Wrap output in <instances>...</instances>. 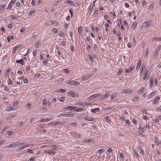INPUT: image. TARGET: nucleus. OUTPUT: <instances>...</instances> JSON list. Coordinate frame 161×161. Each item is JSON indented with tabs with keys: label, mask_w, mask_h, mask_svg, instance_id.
<instances>
[{
	"label": "nucleus",
	"mask_w": 161,
	"mask_h": 161,
	"mask_svg": "<svg viewBox=\"0 0 161 161\" xmlns=\"http://www.w3.org/2000/svg\"><path fill=\"white\" fill-rule=\"evenodd\" d=\"M15 146V143L14 144H10L8 145L7 146V147L8 148H12Z\"/></svg>",
	"instance_id": "36"
},
{
	"label": "nucleus",
	"mask_w": 161,
	"mask_h": 161,
	"mask_svg": "<svg viewBox=\"0 0 161 161\" xmlns=\"http://www.w3.org/2000/svg\"><path fill=\"white\" fill-rule=\"evenodd\" d=\"M40 44L39 42H37L35 43L34 44V47L35 48H37L38 47V45Z\"/></svg>",
	"instance_id": "47"
},
{
	"label": "nucleus",
	"mask_w": 161,
	"mask_h": 161,
	"mask_svg": "<svg viewBox=\"0 0 161 161\" xmlns=\"http://www.w3.org/2000/svg\"><path fill=\"white\" fill-rule=\"evenodd\" d=\"M78 31L80 35H81L82 32V27L81 26H80L78 27Z\"/></svg>",
	"instance_id": "21"
},
{
	"label": "nucleus",
	"mask_w": 161,
	"mask_h": 161,
	"mask_svg": "<svg viewBox=\"0 0 161 161\" xmlns=\"http://www.w3.org/2000/svg\"><path fill=\"white\" fill-rule=\"evenodd\" d=\"M97 96L95 95H93L89 97L87 99V100L88 101H91L93 99V98H96Z\"/></svg>",
	"instance_id": "15"
},
{
	"label": "nucleus",
	"mask_w": 161,
	"mask_h": 161,
	"mask_svg": "<svg viewBox=\"0 0 161 161\" xmlns=\"http://www.w3.org/2000/svg\"><path fill=\"white\" fill-rule=\"evenodd\" d=\"M123 71V69L122 68H120L117 72V75H119Z\"/></svg>",
	"instance_id": "38"
},
{
	"label": "nucleus",
	"mask_w": 161,
	"mask_h": 161,
	"mask_svg": "<svg viewBox=\"0 0 161 161\" xmlns=\"http://www.w3.org/2000/svg\"><path fill=\"white\" fill-rule=\"evenodd\" d=\"M127 90L124 89L121 92V93L123 94H125L127 93Z\"/></svg>",
	"instance_id": "56"
},
{
	"label": "nucleus",
	"mask_w": 161,
	"mask_h": 161,
	"mask_svg": "<svg viewBox=\"0 0 161 161\" xmlns=\"http://www.w3.org/2000/svg\"><path fill=\"white\" fill-rule=\"evenodd\" d=\"M77 123H68V125H67L68 126H70L71 125H73L76 126V125H77Z\"/></svg>",
	"instance_id": "40"
},
{
	"label": "nucleus",
	"mask_w": 161,
	"mask_h": 161,
	"mask_svg": "<svg viewBox=\"0 0 161 161\" xmlns=\"http://www.w3.org/2000/svg\"><path fill=\"white\" fill-rule=\"evenodd\" d=\"M139 130L142 132H145L146 131V130H144V129L143 127H140L139 128Z\"/></svg>",
	"instance_id": "50"
},
{
	"label": "nucleus",
	"mask_w": 161,
	"mask_h": 161,
	"mask_svg": "<svg viewBox=\"0 0 161 161\" xmlns=\"http://www.w3.org/2000/svg\"><path fill=\"white\" fill-rule=\"evenodd\" d=\"M53 20H50L45 23V26H50L51 25H53Z\"/></svg>",
	"instance_id": "10"
},
{
	"label": "nucleus",
	"mask_w": 161,
	"mask_h": 161,
	"mask_svg": "<svg viewBox=\"0 0 161 161\" xmlns=\"http://www.w3.org/2000/svg\"><path fill=\"white\" fill-rule=\"evenodd\" d=\"M57 32V30L55 28L53 29V30L52 31V32L54 34H56Z\"/></svg>",
	"instance_id": "53"
},
{
	"label": "nucleus",
	"mask_w": 161,
	"mask_h": 161,
	"mask_svg": "<svg viewBox=\"0 0 161 161\" xmlns=\"http://www.w3.org/2000/svg\"><path fill=\"white\" fill-rule=\"evenodd\" d=\"M18 108V107H13L12 106H11L9 107H8L6 109V110L7 111H10L11 110H16Z\"/></svg>",
	"instance_id": "5"
},
{
	"label": "nucleus",
	"mask_w": 161,
	"mask_h": 161,
	"mask_svg": "<svg viewBox=\"0 0 161 161\" xmlns=\"http://www.w3.org/2000/svg\"><path fill=\"white\" fill-rule=\"evenodd\" d=\"M21 47V45L20 44H18L17 46L15 47H13V51H12V53L14 54L15 53L16 51V50L19 48Z\"/></svg>",
	"instance_id": "8"
},
{
	"label": "nucleus",
	"mask_w": 161,
	"mask_h": 161,
	"mask_svg": "<svg viewBox=\"0 0 161 161\" xmlns=\"http://www.w3.org/2000/svg\"><path fill=\"white\" fill-rule=\"evenodd\" d=\"M153 79L151 78L150 81V86L151 87H152L153 85Z\"/></svg>",
	"instance_id": "58"
},
{
	"label": "nucleus",
	"mask_w": 161,
	"mask_h": 161,
	"mask_svg": "<svg viewBox=\"0 0 161 161\" xmlns=\"http://www.w3.org/2000/svg\"><path fill=\"white\" fill-rule=\"evenodd\" d=\"M53 25H55L56 26H58L59 24V23L57 21L53 20Z\"/></svg>",
	"instance_id": "64"
},
{
	"label": "nucleus",
	"mask_w": 161,
	"mask_h": 161,
	"mask_svg": "<svg viewBox=\"0 0 161 161\" xmlns=\"http://www.w3.org/2000/svg\"><path fill=\"white\" fill-rule=\"evenodd\" d=\"M139 150L140 151V153L142 154L143 156L144 155L145 153L144 151L142 148L141 147H140L139 149Z\"/></svg>",
	"instance_id": "25"
},
{
	"label": "nucleus",
	"mask_w": 161,
	"mask_h": 161,
	"mask_svg": "<svg viewBox=\"0 0 161 161\" xmlns=\"http://www.w3.org/2000/svg\"><path fill=\"white\" fill-rule=\"evenodd\" d=\"M127 93L129 94H131L132 92V91L131 90H130L129 89H127Z\"/></svg>",
	"instance_id": "54"
},
{
	"label": "nucleus",
	"mask_w": 161,
	"mask_h": 161,
	"mask_svg": "<svg viewBox=\"0 0 161 161\" xmlns=\"http://www.w3.org/2000/svg\"><path fill=\"white\" fill-rule=\"evenodd\" d=\"M70 134L73 136L77 138H80L81 137V135L80 134L76 132L74 130L71 131Z\"/></svg>",
	"instance_id": "2"
},
{
	"label": "nucleus",
	"mask_w": 161,
	"mask_h": 161,
	"mask_svg": "<svg viewBox=\"0 0 161 161\" xmlns=\"http://www.w3.org/2000/svg\"><path fill=\"white\" fill-rule=\"evenodd\" d=\"M58 35L61 36H65L64 33L61 31H59Z\"/></svg>",
	"instance_id": "41"
},
{
	"label": "nucleus",
	"mask_w": 161,
	"mask_h": 161,
	"mask_svg": "<svg viewBox=\"0 0 161 161\" xmlns=\"http://www.w3.org/2000/svg\"><path fill=\"white\" fill-rule=\"evenodd\" d=\"M109 95V93L108 92H107L106 93L102 96V99H104L108 97Z\"/></svg>",
	"instance_id": "31"
},
{
	"label": "nucleus",
	"mask_w": 161,
	"mask_h": 161,
	"mask_svg": "<svg viewBox=\"0 0 161 161\" xmlns=\"http://www.w3.org/2000/svg\"><path fill=\"white\" fill-rule=\"evenodd\" d=\"M144 23L146 25V27L147 28H148L149 27H150V23L149 22H147V21H145L144 22Z\"/></svg>",
	"instance_id": "24"
},
{
	"label": "nucleus",
	"mask_w": 161,
	"mask_h": 161,
	"mask_svg": "<svg viewBox=\"0 0 161 161\" xmlns=\"http://www.w3.org/2000/svg\"><path fill=\"white\" fill-rule=\"evenodd\" d=\"M16 62L17 63H19L23 65L24 64V61L23 59V57H22V59H21L19 60H16Z\"/></svg>",
	"instance_id": "17"
},
{
	"label": "nucleus",
	"mask_w": 161,
	"mask_h": 161,
	"mask_svg": "<svg viewBox=\"0 0 161 161\" xmlns=\"http://www.w3.org/2000/svg\"><path fill=\"white\" fill-rule=\"evenodd\" d=\"M154 142L158 146L159 145V144H160V142H159V141L158 139H156L155 140Z\"/></svg>",
	"instance_id": "42"
},
{
	"label": "nucleus",
	"mask_w": 161,
	"mask_h": 161,
	"mask_svg": "<svg viewBox=\"0 0 161 161\" xmlns=\"http://www.w3.org/2000/svg\"><path fill=\"white\" fill-rule=\"evenodd\" d=\"M73 10V9L72 8L69 9V11L70 13V15H71V17H73V14L72 12V11Z\"/></svg>",
	"instance_id": "49"
},
{
	"label": "nucleus",
	"mask_w": 161,
	"mask_h": 161,
	"mask_svg": "<svg viewBox=\"0 0 161 161\" xmlns=\"http://www.w3.org/2000/svg\"><path fill=\"white\" fill-rule=\"evenodd\" d=\"M158 56V53L157 52H155L154 54L153 55V58L154 60H155L156 58Z\"/></svg>",
	"instance_id": "35"
},
{
	"label": "nucleus",
	"mask_w": 161,
	"mask_h": 161,
	"mask_svg": "<svg viewBox=\"0 0 161 161\" xmlns=\"http://www.w3.org/2000/svg\"><path fill=\"white\" fill-rule=\"evenodd\" d=\"M145 66L144 65H142V66L141 69H140V74L142 73V72L143 71V69L145 68Z\"/></svg>",
	"instance_id": "28"
},
{
	"label": "nucleus",
	"mask_w": 161,
	"mask_h": 161,
	"mask_svg": "<svg viewBox=\"0 0 161 161\" xmlns=\"http://www.w3.org/2000/svg\"><path fill=\"white\" fill-rule=\"evenodd\" d=\"M16 114H12L11 115H10L9 117H8L7 119H11L13 118L16 116Z\"/></svg>",
	"instance_id": "26"
},
{
	"label": "nucleus",
	"mask_w": 161,
	"mask_h": 161,
	"mask_svg": "<svg viewBox=\"0 0 161 161\" xmlns=\"http://www.w3.org/2000/svg\"><path fill=\"white\" fill-rule=\"evenodd\" d=\"M43 153L49 155H53L56 153V152L51 149H46L43 151Z\"/></svg>",
	"instance_id": "1"
},
{
	"label": "nucleus",
	"mask_w": 161,
	"mask_h": 161,
	"mask_svg": "<svg viewBox=\"0 0 161 161\" xmlns=\"http://www.w3.org/2000/svg\"><path fill=\"white\" fill-rule=\"evenodd\" d=\"M144 91V89L142 87L138 91V92L139 93L141 94Z\"/></svg>",
	"instance_id": "44"
},
{
	"label": "nucleus",
	"mask_w": 161,
	"mask_h": 161,
	"mask_svg": "<svg viewBox=\"0 0 161 161\" xmlns=\"http://www.w3.org/2000/svg\"><path fill=\"white\" fill-rule=\"evenodd\" d=\"M92 139H86L85 140V141L87 143H89L90 142H92Z\"/></svg>",
	"instance_id": "55"
},
{
	"label": "nucleus",
	"mask_w": 161,
	"mask_h": 161,
	"mask_svg": "<svg viewBox=\"0 0 161 161\" xmlns=\"http://www.w3.org/2000/svg\"><path fill=\"white\" fill-rule=\"evenodd\" d=\"M66 2L65 3L70 4L71 5H73V1L70 0H67Z\"/></svg>",
	"instance_id": "45"
},
{
	"label": "nucleus",
	"mask_w": 161,
	"mask_h": 161,
	"mask_svg": "<svg viewBox=\"0 0 161 161\" xmlns=\"http://www.w3.org/2000/svg\"><path fill=\"white\" fill-rule=\"evenodd\" d=\"M155 95V92H152L148 96V99H151L152 98L154 95Z\"/></svg>",
	"instance_id": "22"
},
{
	"label": "nucleus",
	"mask_w": 161,
	"mask_h": 161,
	"mask_svg": "<svg viewBox=\"0 0 161 161\" xmlns=\"http://www.w3.org/2000/svg\"><path fill=\"white\" fill-rule=\"evenodd\" d=\"M100 109L99 108H97L94 109H92L91 110V111L92 113H95L96 112H98L99 111Z\"/></svg>",
	"instance_id": "18"
},
{
	"label": "nucleus",
	"mask_w": 161,
	"mask_h": 161,
	"mask_svg": "<svg viewBox=\"0 0 161 161\" xmlns=\"http://www.w3.org/2000/svg\"><path fill=\"white\" fill-rule=\"evenodd\" d=\"M91 104L92 103H90L86 102H80L79 103V104L80 105H81L83 107L89 106L91 105Z\"/></svg>",
	"instance_id": "4"
},
{
	"label": "nucleus",
	"mask_w": 161,
	"mask_h": 161,
	"mask_svg": "<svg viewBox=\"0 0 161 161\" xmlns=\"http://www.w3.org/2000/svg\"><path fill=\"white\" fill-rule=\"evenodd\" d=\"M5 6V4H3L2 5L0 6V13L3 12V9L4 8Z\"/></svg>",
	"instance_id": "32"
},
{
	"label": "nucleus",
	"mask_w": 161,
	"mask_h": 161,
	"mask_svg": "<svg viewBox=\"0 0 161 161\" xmlns=\"http://www.w3.org/2000/svg\"><path fill=\"white\" fill-rule=\"evenodd\" d=\"M25 144V142H21L20 143H17L15 142V146L17 147H19L20 146H21Z\"/></svg>",
	"instance_id": "13"
},
{
	"label": "nucleus",
	"mask_w": 161,
	"mask_h": 161,
	"mask_svg": "<svg viewBox=\"0 0 161 161\" xmlns=\"http://www.w3.org/2000/svg\"><path fill=\"white\" fill-rule=\"evenodd\" d=\"M10 17H12V20H13L14 19H18V17L16 16H14V15H11Z\"/></svg>",
	"instance_id": "39"
},
{
	"label": "nucleus",
	"mask_w": 161,
	"mask_h": 161,
	"mask_svg": "<svg viewBox=\"0 0 161 161\" xmlns=\"http://www.w3.org/2000/svg\"><path fill=\"white\" fill-rule=\"evenodd\" d=\"M36 158V156L33 157L32 158H30L28 161H34V159Z\"/></svg>",
	"instance_id": "57"
},
{
	"label": "nucleus",
	"mask_w": 161,
	"mask_h": 161,
	"mask_svg": "<svg viewBox=\"0 0 161 161\" xmlns=\"http://www.w3.org/2000/svg\"><path fill=\"white\" fill-rule=\"evenodd\" d=\"M104 120L108 122L109 124L111 122L110 119L108 116H105L104 118Z\"/></svg>",
	"instance_id": "12"
},
{
	"label": "nucleus",
	"mask_w": 161,
	"mask_h": 161,
	"mask_svg": "<svg viewBox=\"0 0 161 161\" xmlns=\"http://www.w3.org/2000/svg\"><path fill=\"white\" fill-rule=\"evenodd\" d=\"M161 48V46L160 45L159 47H158L157 48L155 52H157V53H158V52L160 50Z\"/></svg>",
	"instance_id": "60"
},
{
	"label": "nucleus",
	"mask_w": 161,
	"mask_h": 161,
	"mask_svg": "<svg viewBox=\"0 0 161 161\" xmlns=\"http://www.w3.org/2000/svg\"><path fill=\"white\" fill-rule=\"evenodd\" d=\"M67 84H70L71 85L75 86L78 85L79 83L77 81L75 80L69 81L67 83Z\"/></svg>",
	"instance_id": "6"
},
{
	"label": "nucleus",
	"mask_w": 161,
	"mask_h": 161,
	"mask_svg": "<svg viewBox=\"0 0 161 161\" xmlns=\"http://www.w3.org/2000/svg\"><path fill=\"white\" fill-rule=\"evenodd\" d=\"M86 120L89 121H92V122H94L95 121V119L94 118H92L91 117H90L89 116H87L85 118Z\"/></svg>",
	"instance_id": "11"
},
{
	"label": "nucleus",
	"mask_w": 161,
	"mask_h": 161,
	"mask_svg": "<svg viewBox=\"0 0 161 161\" xmlns=\"http://www.w3.org/2000/svg\"><path fill=\"white\" fill-rule=\"evenodd\" d=\"M148 73H149V71L147 70L145 71V74H144V77L143 78V80H144L146 79V77H147V75L148 74Z\"/></svg>",
	"instance_id": "23"
},
{
	"label": "nucleus",
	"mask_w": 161,
	"mask_h": 161,
	"mask_svg": "<svg viewBox=\"0 0 161 161\" xmlns=\"http://www.w3.org/2000/svg\"><path fill=\"white\" fill-rule=\"evenodd\" d=\"M63 71L66 73H70L69 70L68 69H63Z\"/></svg>",
	"instance_id": "52"
},
{
	"label": "nucleus",
	"mask_w": 161,
	"mask_h": 161,
	"mask_svg": "<svg viewBox=\"0 0 161 161\" xmlns=\"http://www.w3.org/2000/svg\"><path fill=\"white\" fill-rule=\"evenodd\" d=\"M47 103V99L44 98L42 100V105L45 106Z\"/></svg>",
	"instance_id": "48"
},
{
	"label": "nucleus",
	"mask_w": 161,
	"mask_h": 161,
	"mask_svg": "<svg viewBox=\"0 0 161 161\" xmlns=\"http://www.w3.org/2000/svg\"><path fill=\"white\" fill-rule=\"evenodd\" d=\"M70 116H72L73 114H71L70 112H67L64 114H60L59 115L57 116V117H59L61 116L68 117Z\"/></svg>",
	"instance_id": "3"
},
{
	"label": "nucleus",
	"mask_w": 161,
	"mask_h": 161,
	"mask_svg": "<svg viewBox=\"0 0 161 161\" xmlns=\"http://www.w3.org/2000/svg\"><path fill=\"white\" fill-rule=\"evenodd\" d=\"M116 97V94L114 93L110 95V98L111 100H113Z\"/></svg>",
	"instance_id": "43"
},
{
	"label": "nucleus",
	"mask_w": 161,
	"mask_h": 161,
	"mask_svg": "<svg viewBox=\"0 0 161 161\" xmlns=\"http://www.w3.org/2000/svg\"><path fill=\"white\" fill-rule=\"evenodd\" d=\"M137 24V23L136 22H134L131 28V29L132 30H134L136 28Z\"/></svg>",
	"instance_id": "19"
},
{
	"label": "nucleus",
	"mask_w": 161,
	"mask_h": 161,
	"mask_svg": "<svg viewBox=\"0 0 161 161\" xmlns=\"http://www.w3.org/2000/svg\"><path fill=\"white\" fill-rule=\"evenodd\" d=\"M27 152L31 154H32L34 153L33 151L30 149H28V150L27 151Z\"/></svg>",
	"instance_id": "59"
},
{
	"label": "nucleus",
	"mask_w": 161,
	"mask_h": 161,
	"mask_svg": "<svg viewBox=\"0 0 161 161\" xmlns=\"http://www.w3.org/2000/svg\"><path fill=\"white\" fill-rule=\"evenodd\" d=\"M77 107L75 106H67L64 108L65 109H69L70 111H72V110H75Z\"/></svg>",
	"instance_id": "9"
},
{
	"label": "nucleus",
	"mask_w": 161,
	"mask_h": 161,
	"mask_svg": "<svg viewBox=\"0 0 161 161\" xmlns=\"http://www.w3.org/2000/svg\"><path fill=\"white\" fill-rule=\"evenodd\" d=\"M16 1V0H12L10 2V3H9V5H8V7H10V8H11V7L15 3Z\"/></svg>",
	"instance_id": "14"
},
{
	"label": "nucleus",
	"mask_w": 161,
	"mask_h": 161,
	"mask_svg": "<svg viewBox=\"0 0 161 161\" xmlns=\"http://www.w3.org/2000/svg\"><path fill=\"white\" fill-rule=\"evenodd\" d=\"M4 90L5 91H6V92H8L9 91V88L7 86H5V87H4Z\"/></svg>",
	"instance_id": "63"
},
{
	"label": "nucleus",
	"mask_w": 161,
	"mask_h": 161,
	"mask_svg": "<svg viewBox=\"0 0 161 161\" xmlns=\"http://www.w3.org/2000/svg\"><path fill=\"white\" fill-rule=\"evenodd\" d=\"M67 95L68 96L73 97H75V95L73 92L72 91H70L68 92Z\"/></svg>",
	"instance_id": "16"
},
{
	"label": "nucleus",
	"mask_w": 161,
	"mask_h": 161,
	"mask_svg": "<svg viewBox=\"0 0 161 161\" xmlns=\"http://www.w3.org/2000/svg\"><path fill=\"white\" fill-rule=\"evenodd\" d=\"M93 7H92V6H90V8L89 9V11H88V14H89L90 15L91 14H92V12L93 9Z\"/></svg>",
	"instance_id": "30"
},
{
	"label": "nucleus",
	"mask_w": 161,
	"mask_h": 161,
	"mask_svg": "<svg viewBox=\"0 0 161 161\" xmlns=\"http://www.w3.org/2000/svg\"><path fill=\"white\" fill-rule=\"evenodd\" d=\"M139 99V97L136 96L132 98V100L133 101H138Z\"/></svg>",
	"instance_id": "20"
},
{
	"label": "nucleus",
	"mask_w": 161,
	"mask_h": 161,
	"mask_svg": "<svg viewBox=\"0 0 161 161\" xmlns=\"http://www.w3.org/2000/svg\"><path fill=\"white\" fill-rule=\"evenodd\" d=\"M13 83V82L12 81L11 79L10 78H8L7 82L8 84L9 85H12Z\"/></svg>",
	"instance_id": "34"
},
{
	"label": "nucleus",
	"mask_w": 161,
	"mask_h": 161,
	"mask_svg": "<svg viewBox=\"0 0 161 161\" xmlns=\"http://www.w3.org/2000/svg\"><path fill=\"white\" fill-rule=\"evenodd\" d=\"M141 64V60L140 59H139L137 61V66L138 67L140 66Z\"/></svg>",
	"instance_id": "46"
},
{
	"label": "nucleus",
	"mask_w": 161,
	"mask_h": 161,
	"mask_svg": "<svg viewBox=\"0 0 161 161\" xmlns=\"http://www.w3.org/2000/svg\"><path fill=\"white\" fill-rule=\"evenodd\" d=\"M58 91L62 92H65V90L63 89L60 88L58 89Z\"/></svg>",
	"instance_id": "61"
},
{
	"label": "nucleus",
	"mask_w": 161,
	"mask_h": 161,
	"mask_svg": "<svg viewBox=\"0 0 161 161\" xmlns=\"http://www.w3.org/2000/svg\"><path fill=\"white\" fill-rule=\"evenodd\" d=\"M8 126H5L4 127L2 130V131L1 132L0 134H3L4 132L6 130L8 129Z\"/></svg>",
	"instance_id": "27"
},
{
	"label": "nucleus",
	"mask_w": 161,
	"mask_h": 161,
	"mask_svg": "<svg viewBox=\"0 0 161 161\" xmlns=\"http://www.w3.org/2000/svg\"><path fill=\"white\" fill-rule=\"evenodd\" d=\"M84 109L83 108H76L75 110H75L76 112H81L82 111H83L84 110Z\"/></svg>",
	"instance_id": "37"
},
{
	"label": "nucleus",
	"mask_w": 161,
	"mask_h": 161,
	"mask_svg": "<svg viewBox=\"0 0 161 161\" xmlns=\"http://www.w3.org/2000/svg\"><path fill=\"white\" fill-rule=\"evenodd\" d=\"M137 134V135L139 136H141L144 138L145 137V134H143L140 132H138Z\"/></svg>",
	"instance_id": "33"
},
{
	"label": "nucleus",
	"mask_w": 161,
	"mask_h": 161,
	"mask_svg": "<svg viewBox=\"0 0 161 161\" xmlns=\"http://www.w3.org/2000/svg\"><path fill=\"white\" fill-rule=\"evenodd\" d=\"M92 76V75H83L81 77V80L83 81L86 80H88L89 77Z\"/></svg>",
	"instance_id": "7"
},
{
	"label": "nucleus",
	"mask_w": 161,
	"mask_h": 161,
	"mask_svg": "<svg viewBox=\"0 0 161 161\" xmlns=\"http://www.w3.org/2000/svg\"><path fill=\"white\" fill-rule=\"evenodd\" d=\"M23 148V147H19L16 149L15 151L16 152H19V151L23 149H24Z\"/></svg>",
	"instance_id": "51"
},
{
	"label": "nucleus",
	"mask_w": 161,
	"mask_h": 161,
	"mask_svg": "<svg viewBox=\"0 0 161 161\" xmlns=\"http://www.w3.org/2000/svg\"><path fill=\"white\" fill-rule=\"evenodd\" d=\"M88 56L90 61L91 62H92L93 60L92 57L91 55H89Z\"/></svg>",
	"instance_id": "62"
},
{
	"label": "nucleus",
	"mask_w": 161,
	"mask_h": 161,
	"mask_svg": "<svg viewBox=\"0 0 161 161\" xmlns=\"http://www.w3.org/2000/svg\"><path fill=\"white\" fill-rule=\"evenodd\" d=\"M11 71V69L10 68H8L6 70L5 74V76H7L8 75V73H9Z\"/></svg>",
	"instance_id": "29"
}]
</instances>
